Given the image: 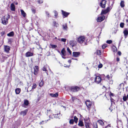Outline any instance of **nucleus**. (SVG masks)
Listing matches in <instances>:
<instances>
[{"mask_svg": "<svg viewBox=\"0 0 128 128\" xmlns=\"http://www.w3.org/2000/svg\"><path fill=\"white\" fill-rule=\"evenodd\" d=\"M38 2L40 4L42 3L43 2L42 0H38Z\"/></svg>", "mask_w": 128, "mask_h": 128, "instance_id": "obj_45", "label": "nucleus"}, {"mask_svg": "<svg viewBox=\"0 0 128 128\" xmlns=\"http://www.w3.org/2000/svg\"><path fill=\"white\" fill-rule=\"evenodd\" d=\"M46 15L47 16H48V17H49V13L47 12H46Z\"/></svg>", "mask_w": 128, "mask_h": 128, "instance_id": "obj_54", "label": "nucleus"}, {"mask_svg": "<svg viewBox=\"0 0 128 128\" xmlns=\"http://www.w3.org/2000/svg\"><path fill=\"white\" fill-rule=\"evenodd\" d=\"M58 92H56V98L58 96Z\"/></svg>", "mask_w": 128, "mask_h": 128, "instance_id": "obj_57", "label": "nucleus"}, {"mask_svg": "<svg viewBox=\"0 0 128 128\" xmlns=\"http://www.w3.org/2000/svg\"><path fill=\"white\" fill-rule=\"evenodd\" d=\"M124 23L121 22L120 24V27L122 28H123L124 26Z\"/></svg>", "mask_w": 128, "mask_h": 128, "instance_id": "obj_37", "label": "nucleus"}, {"mask_svg": "<svg viewBox=\"0 0 128 128\" xmlns=\"http://www.w3.org/2000/svg\"><path fill=\"white\" fill-rule=\"evenodd\" d=\"M105 78L106 79H107L108 80H111L112 77H110L109 75L108 74L106 76Z\"/></svg>", "mask_w": 128, "mask_h": 128, "instance_id": "obj_27", "label": "nucleus"}, {"mask_svg": "<svg viewBox=\"0 0 128 128\" xmlns=\"http://www.w3.org/2000/svg\"><path fill=\"white\" fill-rule=\"evenodd\" d=\"M36 87V85L35 83L33 84V85L32 88V90H34L35 89Z\"/></svg>", "mask_w": 128, "mask_h": 128, "instance_id": "obj_32", "label": "nucleus"}, {"mask_svg": "<svg viewBox=\"0 0 128 128\" xmlns=\"http://www.w3.org/2000/svg\"><path fill=\"white\" fill-rule=\"evenodd\" d=\"M112 48L114 52H117V48L115 46H112Z\"/></svg>", "mask_w": 128, "mask_h": 128, "instance_id": "obj_30", "label": "nucleus"}, {"mask_svg": "<svg viewBox=\"0 0 128 128\" xmlns=\"http://www.w3.org/2000/svg\"><path fill=\"white\" fill-rule=\"evenodd\" d=\"M127 98H128V94H127Z\"/></svg>", "mask_w": 128, "mask_h": 128, "instance_id": "obj_63", "label": "nucleus"}, {"mask_svg": "<svg viewBox=\"0 0 128 128\" xmlns=\"http://www.w3.org/2000/svg\"><path fill=\"white\" fill-rule=\"evenodd\" d=\"M78 120V118L76 116H74V121L76 123H77V122Z\"/></svg>", "mask_w": 128, "mask_h": 128, "instance_id": "obj_31", "label": "nucleus"}, {"mask_svg": "<svg viewBox=\"0 0 128 128\" xmlns=\"http://www.w3.org/2000/svg\"><path fill=\"white\" fill-rule=\"evenodd\" d=\"M11 10L12 11H14L15 10V6L13 4H11Z\"/></svg>", "mask_w": 128, "mask_h": 128, "instance_id": "obj_24", "label": "nucleus"}, {"mask_svg": "<svg viewBox=\"0 0 128 128\" xmlns=\"http://www.w3.org/2000/svg\"><path fill=\"white\" fill-rule=\"evenodd\" d=\"M85 40L86 38L84 36H80L78 38L77 41L80 44H82L85 42Z\"/></svg>", "mask_w": 128, "mask_h": 128, "instance_id": "obj_1", "label": "nucleus"}, {"mask_svg": "<svg viewBox=\"0 0 128 128\" xmlns=\"http://www.w3.org/2000/svg\"><path fill=\"white\" fill-rule=\"evenodd\" d=\"M120 6L122 8L124 7V1L122 0L121 1L120 3Z\"/></svg>", "mask_w": 128, "mask_h": 128, "instance_id": "obj_29", "label": "nucleus"}, {"mask_svg": "<svg viewBox=\"0 0 128 128\" xmlns=\"http://www.w3.org/2000/svg\"><path fill=\"white\" fill-rule=\"evenodd\" d=\"M40 98H38V100H40Z\"/></svg>", "mask_w": 128, "mask_h": 128, "instance_id": "obj_61", "label": "nucleus"}, {"mask_svg": "<svg viewBox=\"0 0 128 128\" xmlns=\"http://www.w3.org/2000/svg\"><path fill=\"white\" fill-rule=\"evenodd\" d=\"M50 95L52 97H56V93L54 94H50Z\"/></svg>", "mask_w": 128, "mask_h": 128, "instance_id": "obj_41", "label": "nucleus"}, {"mask_svg": "<svg viewBox=\"0 0 128 128\" xmlns=\"http://www.w3.org/2000/svg\"><path fill=\"white\" fill-rule=\"evenodd\" d=\"M126 22L127 24L128 25V19L126 20Z\"/></svg>", "mask_w": 128, "mask_h": 128, "instance_id": "obj_56", "label": "nucleus"}, {"mask_svg": "<svg viewBox=\"0 0 128 128\" xmlns=\"http://www.w3.org/2000/svg\"><path fill=\"white\" fill-rule=\"evenodd\" d=\"M50 46L52 48H55L56 47V46L52 44H50Z\"/></svg>", "mask_w": 128, "mask_h": 128, "instance_id": "obj_47", "label": "nucleus"}, {"mask_svg": "<svg viewBox=\"0 0 128 128\" xmlns=\"http://www.w3.org/2000/svg\"><path fill=\"white\" fill-rule=\"evenodd\" d=\"M110 96H114V94L112 93L111 92H110Z\"/></svg>", "mask_w": 128, "mask_h": 128, "instance_id": "obj_51", "label": "nucleus"}, {"mask_svg": "<svg viewBox=\"0 0 128 128\" xmlns=\"http://www.w3.org/2000/svg\"><path fill=\"white\" fill-rule=\"evenodd\" d=\"M20 89L19 88H17L15 90L16 93V94H19L20 92Z\"/></svg>", "mask_w": 128, "mask_h": 128, "instance_id": "obj_25", "label": "nucleus"}, {"mask_svg": "<svg viewBox=\"0 0 128 128\" xmlns=\"http://www.w3.org/2000/svg\"><path fill=\"white\" fill-rule=\"evenodd\" d=\"M123 33L125 38L128 35V30L126 28L123 31Z\"/></svg>", "mask_w": 128, "mask_h": 128, "instance_id": "obj_17", "label": "nucleus"}, {"mask_svg": "<svg viewBox=\"0 0 128 128\" xmlns=\"http://www.w3.org/2000/svg\"><path fill=\"white\" fill-rule=\"evenodd\" d=\"M4 50L5 51L7 52L8 53L9 51L10 50V47L8 46H5L4 47Z\"/></svg>", "mask_w": 128, "mask_h": 128, "instance_id": "obj_15", "label": "nucleus"}, {"mask_svg": "<svg viewBox=\"0 0 128 128\" xmlns=\"http://www.w3.org/2000/svg\"><path fill=\"white\" fill-rule=\"evenodd\" d=\"M106 42L107 43L109 44H110L112 42V40H107Z\"/></svg>", "mask_w": 128, "mask_h": 128, "instance_id": "obj_40", "label": "nucleus"}, {"mask_svg": "<svg viewBox=\"0 0 128 128\" xmlns=\"http://www.w3.org/2000/svg\"><path fill=\"white\" fill-rule=\"evenodd\" d=\"M62 26L63 27V28L64 30H66L67 28H68V27L67 26V25L66 24H63Z\"/></svg>", "mask_w": 128, "mask_h": 128, "instance_id": "obj_28", "label": "nucleus"}, {"mask_svg": "<svg viewBox=\"0 0 128 128\" xmlns=\"http://www.w3.org/2000/svg\"><path fill=\"white\" fill-rule=\"evenodd\" d=\"M80 52H72V56L75 57H78L80 56Z\"/></svg>", "mask_w": 128, "mask_h": 128, "instance_id": "obj_11", "label": "nucleus"}, {"mask_svg": "<svg viewBox=\"0 0 128 128\" xmlns=\"http://www.w3.org/2000/svg\"><path fill=\"white\" fill-rule=\"evenodd\" d=\"M69 44L70 46L72 47H73L76 46L77 44V42L75 41L72 40L70 41Z\"/></svg>", "mask_w": 128, "mask_h": 128, "instance_id": "obj_9", "label": "nucleus"}, {"mask_svg": "<svg viewBox=\"0 0 128 128\" xmlns=\"http://www.w3.org/2000/svg\"><path fill=\"white\" fill-rule=\"evenodd\" d=\"M28 111V110L27 109H26L25 110L22 111L20 113V114L23 116H24L26 114Z\"/></svg>", "mask_w": 128, "mask_h": 128, "instance_id": "obj_18", "label": "nucleus"}, {"mask_svg": "<svg viewBox=\"0 0 128 128\" xmlns=\"http://www.w3.org/2000/svg\"><path fill=\"white\" fill-rule=\"evenodd\" d=\"M110 10V7H108L106 9L102 10L101 14H106Z\"/></svg>", "mask_w": 128, "mask_h": 128, "instance_id": "obj_7", "label": "nucleus"}, {"mask_svg": "<svg viewBox=\"0 0 128 128\" xmlns=\"http://www.w3.org/2000/svg\"><path fill=\"white\" fill-rule=\"evenodd\" d=\"M108 126H110V125H108L106 126V127H108Z\"/></svg>", "mask_w": 128, "mask_h": 128, "instance_id": "obj_58", "label": "nucleus"}, {"mask_svg": "<svg viewBox=\"0 0 128 128\" xmlns=\"http://www.w3.org/2000/svg\"><path fill=\"white\" fill-rule=\"evenodd\" d=\"M116 61L118 62H119L120 60V58L118 57V56L116 58Z\"/></svg>", "mask_w": 128, "mask_h": 128, "instance_id": "obj_49", "label": "nucleus"}, {"mask_svg": "<svg viewBox=\"0 0 128 128\" xmlns=\"http://www.w3.org/2000/svg\"><path fill=\"white\" fill-rule=\"evenodd\" d=\"M70 89L71 91L76 92L79 91L80 90V88L78 86H71Z\"/></svg>", "mask_w": 128, "mask_h": 128, "instance_id": "obj_2", "label": "nucleus"}, {"mask_svg": "<svg viewBox=\"0 0 128 128\" xmlns=\"http://www.w3.org/2000/svg\"><path fill=\"white\" fill-rule=\"evenodd\" d=\"M7 36L9 37L13 36L14 35V33L13 31L10 32L9 33L7 34Z\"/></svg>", "mask_w": 128, "mask_h": 128, "instance_id": "obj_22", "label": "nucleus"}, {"mask_svg": "<svg viewBox=\"0 0 128 128\" xmlns=\"http://www.w3.org/2000/svg\"><path fill=\"white\" fill-rule=\"evenodd\" d=\"M107 1L106 0H102L99 4V6L102 8H104L106 3Z\"/></svg>", "mask_w": 128, "mask_h": 128, "instance_id": "obj_4", "label": "nucleus"}, {"mask_svg": "<svg viewBox=\"0 0 128 128\" xmlns=\"http://www.w3.org/2000/svg\"><path fill=\"white\" fill-rule=\"evenodd\" d=\"M95 76V78H94V82L97 84H99L101 81V78L99 76H97L96 74L94 75Z\"/></svg>", "mask_w": 128, "mask_h": 128, "instance_id": "obj_5", "label": "nucleus"}, {"mask_svg": "<svg viewBox=\"0 0 128 128\" xmlns=\"http://www.w3.org/2000/svg\"><path fill=\"white\" fill-rule=\"evenodd\" d=\"M102 52L100 50H96L94 54L96 55L100 56L101 55Z\"/></svg>", "mask_w": 128, "mask_h": 128, "instance_id": "obj_16", "label": "nucleus"}, {"mask_svg": "<svg viewBox=\"0 0 128 128\" xmlns=\"http://www.w3.org/2000/svg\"><path fill=\"white\" fill-rule=\"evenodd\" d=\"M86 104L88 108V109L90 110L92 105V102L89 100H87L86 102Z\"/></svg>", "mask_w": 128, "mask_h": 128, "instance_id": "obj_3", "label": "nucleus"}, {"mask_svg": "<svg viewBox=\"0 0 128 128\" xmlns=\"http://www.w3.org/2000/svg\"><path fill=\"white\" fill-rule=\"evenodd\" d=\"M44 83L43 81L42 80L39 84V86H40L41 87L43 86L44 85Z\"/></svg>", "mask_w": 128, "mask_h": 128, "instance_id": "obj_35", "label": "nucleus"}, {"mask_svg": "<svg viewBox=\"0 0 128 128\" xmlns=\"http://www.w3.org/2000/svg\"><path fill=\"white\" fill-rule=\"evenodd\" d=\"M20 11L21 13V14L24 17H25L26 16V14L24 12V11L22 10H20Z\"/></svg>", "mask_w": 128, "mask_h": 128, "instance_id": "obj_26", "label": "nucleus"}, {"mask_svg": "<svg viewBox=\"0 0 128 128\" xmlns=\"http://www.w3.org/2000/svg\"><path fill=\"white\" fill-rule=\"evenodd\" d=\"M34 74L35 75H37L38 73V66H35L34 68Z\"/></svg>", "mask_w": 128, "mask_h": 128, "instance_id": "obj_12", "label": "nucleus"}, {"mask_svg": "<svg viewBox=\"0 0 128 128\" xmlns=\"http://www.w3.org/2000/svg\"><path fill=\"white\" fill-rule=\"evenodd\" d=\"M33 53L30 52H28L26 54V57L32 56H33Z\"/></svg>", "mask_w": 128, "mask_h": 128, "instance_id": "obj_20", "label": "nucleus"}, {"mask_svg": "<svg viewBox=\"0 0 128 128\" xmlns=\"http://www.w3.org/2000/svg\"><path fill=\"white\" fill-rule=\"evenodd\" d=\"M105 18V16L104 15L102 16L98 17L96 19L97 21L98 22H101Z\"/></svg>", "mask_w": 128, "mask_h": 128, "instance_id": "obj_10", "label": "nucleus"}, {"mask_svg": "<svg viewBox=\"0 0 128 128\" xmlns=\"http://www.w3.org/2000/svg\"><path fill=\"white\" fill-rule=\"evenodd\" d=\"M54 12L55 14L54 16H56V11H54Z\"/></svg>", "mask_w": 128, "mask_h": 128, "instance_id": "obj_59", "label": "nucleus"}, {"mask_svg": "<svg viewBox=\"0 0 128 128\" xmlns=\"http://www.w3.org/2000/svg\"><path fill=\"white\" fill-rule=\"evenodd\" d=\"M5 34V32L4 31L2 32L1 33V36H3Z\"/></svg>", "mask_w": 128, "mask_h": 128, "instance_id": "obj_53", "label": "nucleus"}, {"mask_svg": "<svg viewBox=\"0 0 128 128\" xmlns=\"http://www.w3.org/2000/svg\"><path fill=\"white\" fill-rule=\"evenodd\" d=\"M40 123L41 124H42V122H40Z\"/></svg>", "mask_w": 128, "mask_h": 128, "instance_id": "obj_64", "label": "nucleus"}, {"mask_svg": "<svg viewBox=\"0 0 128 128\" xmlns=\"http://www.w3.org/2000/svg\"><path fill=\"white\" fill-rule=\"evenodd\" d=\"M32 10L33 13L34 14L35 13V10L34 9L32 8Z\"/></svg>", "mask_w": 128, "mask_h": 128, "instance_id": "obj_50", "label": "nucleus"}, {"mask_svg": "<svg viewBox=\"0 0 128 128\" xmlns=\"http://www.w3.org/2000/svg\"><path fill=\"white\" fill-rule=\"evenodd\" d=\"M61 53L62 54V58H64V57L66 55V51L64 48H63V49L61 51Z\"/></svg>", "mask_w": 128, "mask_h": 128, "instance_id": "obj_13", "label": "nucleus"}, {"mask_svg": "<svg viewBox=\"0 0 128 128\" xmlns=\"http://www.w3.org/2000/svg\"><path fill=\"white\" fill-rule=\"evenodd\" d=\"M56 100H57V102L58 104H61L62 102H63L60 100L56 99Z\"/></svg>", "mask_w": 128, "mask_h": 128, "instance_id": "obj_33", "label": "nucleus"}, {"mask_svg": "<svg viewBox=\"0 0 128 128\" xmlns=\"http://www.w3.org/2000/svg\"><path fill=\"white\" fill-rule=\"evenodd\" d=\"M47 68H48L49 70H50V68H49L48 66V65H46L45 66H44L42 68L43 70L45 71L47 75L48 74V71L47 70Z\"/></svg>", "mask_w": 128, "mask_h": 128, "instance_id": "obj_14", "label": "nucleus"}, {"mask_svg": "<svg viewBox=\"0 0 128 128\" xmlns=\"http://www.w3.org/2000/svg\"><path fill=\"white\" fill-rule=\"evenodd\" d=\"M67 50L68 51L69 53L70 54H72V51L68 47L67 48Z\"/></svg>", "mask_w": 128, "mask_h": 128, "instance_id": "obj_44", "label": "nucleus"}, {"mask_svg": "<svg viewBox=\"0 0 128 128\" xmlns=\"http://www.w3.org/2000/svg\"><path fill=\"white\" fill-rule=\"evenodd\" d=\"M97 122L100 125L102 126H103L104 124V123L103 121L102 120H100L97 121Z\"/></svg>", "mask_w": 128, "mask_h": 128, "instance_id": "obj_23", "label": "nucleus"}, {"mask_svg": "<svg viewBox=\"0 0 128 128\" xmlns=\"http://www.w3.org/2000/svg\"><path fill=\"white\" fill-rule=\"evenodd\" d=\"M110 100L111 102H114V100L113 99L111 98H110Z\"/></svg>", "mask_w": 128, "mask_h": 128, "instance_id": "obj_55", "label": "nucleus"}, {"mask_svg": "<svg viewBox=\"0 0 128 128\" xmlns=\"http://www.w3.org/2000/svg\"><path fill=\"white\" fill-rule=\"evenodd\" d=\"M103 66V65L102 64H99V65L98 66V67L99 68H101Z\"/></svg>", "mask_w": 128, "mask_h": 128, "instance_id": "obj_43", "label": "nucleus"}, {"mask_svg": "<svg viewBox=\"0 0 128 128\" xmlns=\"http://www.w3.org/2000/svg\"><path fill=\"white\" fill-rule=\"evenodd\" d=\"M72 103L74 104H75L76 103V101H78V100L75 97H72Z\"/></svg>", "mask_w": 128, "mask_h": 128, "instance_id": "obj_19", "label": "nucleus"}, {"mask_svg": "<svg viewBox=\"0 0 128 128\" xmlns=\"http://www.w3.org/2000/svg\"><path fill=\"white\" fill-rule=\"evenodd\" d=\"M108 46L106 44H104L102 45V49H104Z\"/></svg>", "mask_w": 128, "mask_h": 128, "instance_id": "obj_34", "label": "nucleus"}, {"mask_svg": "<svg viewBox=\"0 0 128 128\" xmlns=\"http://www.w3.org/2000/svg\"><path fill=\"white\" fill-rule=\"evenodd\" d=\"M78 125L80 126H84L83 122L82 120H79Z\"/></svg>", "mask_w": 128, "mask_h": 128, "instance_id": "obj_21", "label": "nucleus"}, {"mask_svg": "<svg viewBox=\"0 0 128 128\" xmlns=\"http://www.w3.org/2000/svg\"><path fill=\"white\" fill-rule=\"evenodd\" d=\"M117 54L120 56L121 55L122 53L120 51H118L117 52Z\"/></svg>", "mask_w": 128, "mask_h": 128, "instance_id": "obj_46", "label": "nucleus"}, {"mask_svg": "<svg viewBox=\"0 0 128 128\" xmlns=\"http://www.w3.org/2000/svg\"><path fill=\"white\" fill-rule=\"evenodd\" d=\"M24 104L26 106H28V100H25L24 102Z\"/></svg>", "mask_w": 128, "mask_h": 128, "instance_id": "obj_38", "label": "nucleus"}, {"mask_svg": "<svg viewBox=\"0 0 128 128\" xmlns=\"http://www.w3.org/2000/svg\"><path fill=\"white\" fill-rule=\"evenodd\" d=\"M54 25L55 26V24H56V22H54Z\"/></svg>", "mask_w": 128, "mask_h": 128, "instance_id": "obj_60", "label": "nucleus"}, {"mask_svg": "<svg viewBox=\"0 0 128 128\" xmlns=\"http://www.w3.org/2000/svg\"><path fill=\"white\" fill-rule=\"evenodd\" d=\"M94 126L95 128H98V124L96 122L94 124Z\"/></svg>", "mask_w": 128, "mask_h": 128, "instance_id": "obj_42", "label": "nucleus"}, {"mask_svg": "<svg viewBox=\"0 0 128 128\" xmlns=\"http://www.w3.org/2000/svg\"><path fill=\"white\" fill-rule=\"evenodd\" d=\"M119 122H120V123L121 124H122V122L121 121H119V120L117 121V123L118 126H119V125H118V123Z\"/></svg>", "mask_w": 128, "mask_h": 128, "instance_id": "obj_52", "label": "nucleus"}, {"mask_svg": "<svg viewBox=\"0 0 128 128\" xmlns=\"http://www.w3.org/2000/svg\"><path fill=\"white\" fill-rule=\"evenodd\" d=\"M61 11L62 14L63 16V18L67 17L70 14V13L66 12L63 10H62Z\"/></svg>", "mask_w": 128, "mask_h": 128, "instance_id": "obj_8", "label": "nucleus"}, {"mask_svg": "<svg viewBox=\"0 0 128 128\" xmlns=\"http://www.w3.org/2000/svg\"><path fill=\"white\" fill-rule=\"evenodd\" d=\"M74 121L73 119L70 120L69 121V123L70 124H74Z\"/></svg>", "mask_w": 128, "mask_h": 128, "instance_id": "obj_39", "label": "nucleus"}, {"mask_svg": "<svg viewBox=\"0 0 128 128\" xmlns=\"http://www.w3.org/2000/svg\"><path fill=\"white\" fill-rule=\"evenodd\" d=\"M127 97L126 96H124L123 97V100L124 101H126L127 100Z\"/></svg>", "mask_w": 128, "mask_h": 128, "instance_id": "obj_36", "label": "nucleus"}, {"mask_svg": "<svg viewBox=\"0 0 128 128\" xmlns=\"http://www.w3.org/2000/svg\"><path fill=\"white\" fill-rule=\"evenodd\" d=\"M61 41L64 42H65L66 41V39L64 38H62L61 39Z\"/></svg>", "mask_w": 128, "mask_h": 128, "instance_id": "obj_48", "label": "nucleus"}, {"mask_svg": "<svg viewBox=\"0 0 128 128\" xmlns=\"http://www.w3.org/2000/svg\"><path fill=\"white\" fill-rule=\"evenodd\" d=\"M8 18L7 17L4 16L3 19H2V22L3 24L4 25H6L8 23Z\"/></svg>", "mask_w": 128, "mask_h": 128, "instance_id": "obj_6", "label": "nucleus"}, {"mask_svg": "<svg viewBox=\"0 0 128 128\" xmlns=\"http://www.w3.org/2000/svg\"><path fill=\"white\" fill-rule=\"evenodd\" d=\"M15 4L16 5H17L18 4V2H16L15 3Z\"/></svg>", "mask_w": 128, "mask_h": 128, "instance_id": "obj_62", "label": "nucleus"}]
</instances>
